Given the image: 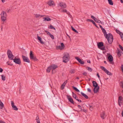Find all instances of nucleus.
<instances>
[{
    "label": "nucleus",
    "mask_w": 123,
    "mask_h": 123,
    "mask_svg": "<svg viewBox=\"0 0 123 123\" xmlns=\"http://www.w3.org/2000/svg\"><path fill=\"white\" fill-rule=\"evenodd\" d=\"M101 30L107 39L108 43L110 44H111L113 39V35L111 33H109L108 34H107L104 28H102Z\"/></svg>",
    "instance_id": "1"
},
{
    "label": "nucleus",
    "mask_w": 123,
    "mask_h": 123,
    "mask_svg": "<svg viewBox=\"0 0 123 123\" xmlns=\"http://www.w3.org/2000/svg\"><path fill=\"white\" fill-rule=\"evenodd\" d=\"M70 57L69 54L66 53L64 54V56L63 57V62L65 63L68 62L69 60Z\"/></svg>",
    "instance_id": "2"
},
{
    "label": "nucleus",
    "mask_w": 123,
    "mask_h": 123,
    "mask_svg": "<svg viewBox=\"0 0 123 123\" xmlns=\"http://www.w3.org/2000/svg\"><path fill=\"white\" fill-rule=\"evenodd\" d=\"M7 54L9 58L11 60H13L14 56L10 50L8 49L7 50Z\"/></svg>",
    "instance_id": "3"
},
{
    "label": "nucleus",
    "mask_w": 123,
    "mask_h": 123,
    "mask_svg": "<svg viewBox=\"0 0 123 123\" xmlns=\"http://www.w3.org/2000/svg\"><path fill=\"white\" fill-rule=\"evenodd\" d=\"M1 15V19L2 21L4 22L6 19V13L4 11L2 12Z\"/></svg>",
    "instance_id": "4"
},
{
    "label": "nucleus",
    "mask_w": 123,
    "mask_h": 123,
    "mask_svg": "<svg viewBox=\"0 0 123 123\" xmlns=\"http://www.w3.org/2000/svg\"><path fill=\"white\" fill-rule=\"evenodd\" d=\"M13 62L16 64L19 65H20L21 64V61L20 59L19 58H17L15 57L14 59H13Z\"/></svg>",
    "instance_id": "5"
},
{
    "label": "nucleus",
    "mask_w": 123,
    "mask_h": 123,
    "mask_svg": "<svg viewBox=\"0 0 123 123\" xmlns=\"http://www.w3.org/2000/svg\"><path fill=\"white\" fill-rule=\"evenodd\" d=\"M58 7H61L62 8H66V4L62 2H60L59 4H58Z\"/></svg>",
    "instance_id": "6"
},
{
    "label": "nucleus",
    "mask_w": 123,
    "mask_h": 123,
    "mask_svg": "<svg viewBox=\"0 0 123 123\" xmlns=\"http://www.w3.org/2000/svg\"><path fill=\"white\" fill-rule=\"evenodd\" d=\"M22 56L23 59V61L24 62L30 63V61L29 58L28 57L23 55H22Z\"/></svg>",
    "instance_id": "7"
},
{
    "label": "nucleus",
    "mask_w": 123,
    "mask_h": 123,
    "mask_svg": "<svg viewBox=\"0 0 123 123\" xmlns=\"http://www.w3.org/2000/svg\"><path fill=\"white\" fill-rule=\"evenodd\" d=\"M67 97L69 102L73 104H74L73 99L70 95H68Z\"/></svg>",
    "instance_id": "8"
},
{
    "label": "nucleus",
    "mask_w": 123,
    "mask_h": 123,
    "mask_svg": "<svg viewBox=\"0 0 123 123\" xmlns=\"http://www.w3.org/2000/svg\"><path fill=\"white\" fill-rule=\"evenodd\" d=\"M118 102L119 105L120 106L121 105L120 104L123 103V98L121 96H119L118 98Z\"/></svg>",
    "instance_id": "9"
},
{
    "label": "nucleus",
    "mask_w": 123,
    "mask_h": 123,
    "mask_svg": "<svg viewBox=\"0 0 123 123\" xmlns=\"http://www.w3.org/2000/svg\"><path fill=\"white\" fill-rule=\"evenodd\" d=\"M61 45L57 46L56 47V48L58 49H60V50H62L63 49L65 46L63 43H61Z\"/></svg>",
    "instance_id": "10"
},
{
    "label": "nucleus",
    "mask_w": 123,
    "mask_h": 123,
    "mask_svg": "<svg viewBox=\"0 0 123 123\" xmlns=\"http://www.w3.org/2000/svg\"><path fill=\"white\" fill-rule=\"evenodd\" d=\"M75 59H76L78 62L81 65H83L84 63L83 61H82L81 59L79 58L78 57H75Z\"/></svg>",
    "instance_id": "11"
},
{
    "label": "nucleus",
    "mask_w": 123,
    "mask_h": 123,
    "mask_svg": "<svg viewBox=\"0 0 123 123\" xmlns=\"http://www.w3.org/2000/svg\"><path fill=\"white\" fill-rule=\"evenodd\" d=\"M47 4L48 5L50 6H55V4L54 1L52 0H50L49 1Z\"/></svg>",
    "instance_id": "12"
},
{
    "label": "nucleus",
    "mask_w": 123,
    "mask_h": 123,
    "mask_svg": "<svg viewBox=\"0 0 123 123\" xmlns=\"http://www.w3.org/2000/svg\"><path fill=\"white\" fill-rule=\"evenodd\" d=\"M11 105L12 107L13 108V109L15 111H17L18 110V108L16 106L14 105V103L13 101H11Z\"/></svg>",
    "instance_id": "13"
},
{
    "label": "nucleus",
    "mask_w": 123,
    "mask_h": 123,
    "mask_svg": "<svg viewBox=\"0 0 123 123\" xmlns=\"http://www.w3.org/2000/svg\"><path fill=\"white\" fill-rule=\"evenodd\" d=\"M94 87L93 90V92L94 93H96L98 91L99 87V86H95Z\"/></svg>",
    "instance_id": "14"
},
{
    "label": "nucleus",
    "mask_w": 123,
    "mask_h": 123,
    "mask_svg": "<svg viewBox=\"0 0 123 123\" xmlns=\"http://www.w3.org/2000/svg\"><path fill=\"white\" fill-rule=\"evenodd\" d=\"M108 59L109 62H111L113 61V58L112 56L110 55L108 57Z\"/></svg>",
    "instance_id": "15"
},
{
    "label": "nucleus",
    "mask_w": 123,
    "mask_h": 123,
    "mask_svg": "<svg viewBox=\"0 0 123 123\" xmlns=\"http://www.w3.org/2000/svg\"><path fill=\"white\" fill-rule=\"evenodd\" d=\"M37 39L39 41L40 43L42 44H44V43L43 41L42 40L41 38L38 36V34H37Z\"/></svg>",
    "instance_id": "16"
},
{
    "label": "nucleus",
    "mask_w": 123,
    "mask_h": 123,
    "mask_svg": "<svg viewBox=\"0 0 123 123\" xmlns=\"http://www.w3.org/2000/svg\"><path fill=\"white\" fill-rule=\"evenodd\" d=\"M100 117L103 119H104L106 117V116L104 112H103L101 113Z\"/></svg>",
    "instance_id": "17"
},
{
    "label": "nucleus",
    "mask_w": 123,
    "mask_h": 123,
    "mask_svg": "<svg viewBox=\"0 0 123 123\" xmlns=\"http://www.w3.org/2000/svg\"><path fill=\"white\" fill-rule=\"evenodd\" d=\"M94 105L93 103H91L90 105H89V108L90 110L92 111L93 109V108L94 107Z\"/></svg>",
    "instance_id": "18"
},
{
    "label": "nucleus",
    "mask_w": 123,
    "mask_h": 123,
    "mask_svg": "<svg viewBox=\"0 0 123 123\" xmlns=\"http://www.w3.org/2000/svg\"><path fill=\"white\" fill-rule=\"evenodd\" d=\"M51 69L54 70L58 67L57 65L55 64H52L50 66Z\"/></svg>",
    "instance_id": "19"
},
{
    "label": "nucleus",
    "mask_w": 123,
    "mask_h": 123,
    "mask_svg": "<svg viewBox=\"0 0 123 123\" xmlns=\"http://www.w3.org/2000/svg\"><path fill=\"white\" fill-rule=\"evenodd\" d=\"M97 46L99 48L103 47L104 46L103 43L102 42H100L97 43Z\"/></svg>",
    "instance_id": "20"
},
{
    "label": "nucleus",
    "mask_w": 123,
    "mask_h": 123,
    "mask_svg": "<svg viewBox=\"0 0 123 123\" xmlns=\"http://www.w3.org/2000/svg\"><path fill=\"white\" fill-rule=\"evenodd\" d=\"M117 55L119 57L121 55L122 52H120V50L118 49H117Z\"/></svg>",
    "instance_id": "21"
},
{
    "label": "nucleus",
    "mask_w": 123,
    "mask_h": 123,
    "mask_svg": "<svg viewBox=\"0 0 123 123\" xmlns=\"http://www.w3.org/2000/svg\"><path fill=\"white\" fill-rule=\"evenodd\" d=\"M93 84V87L97 86H98V84L96 82L94 81H93L92 82Z\"/></svg>",
    "instance_id": "22"
},
{
    "label": "nucleus",
    "mask_w": 123,
    "mask_h": 123,
    "mask_svg": "<svg viewBox=\"0 0 123 123\" xmlns=\"http://www.w3.org/2000/svg\"><path fill=\"white\" fill-rule=\"evenodd\" d=\"M34 56L33 55V54L32 52L31 51L30 52V58L31 59H32L33 58Z\"/></svg>",
    "instance_id": "23"
},
{
    "label": "nucleus",
    "mask_w": 123,
    "mask_h": 123,
    "mask_svg": "<svg viewBox=\"0 0 123 123\" xmlns=\"http://www.w3.org/2000/svg\"><path fill=\"white\" fill-rule=\"evenodd\" d=\"M86 99H87L88 98V96L85 94L83 93L82 92H81L80 93Z\"/></svg>",
    "instance_id": "24"
},
{
    "label": "nucleus",
    "mask_w": 123,
    "mask_h": 123,
    "mask_svg": "<svg viewBox=\"0 0 123 123\" xmlns=\"http://www.w3.org/2000/svg\"><path fill=\"white\" fill-rule=\"evenodd\" d=\"M4 107V105L3 103L0 100V109H2Z\"/></svg>",
    "instance_id": "25"
},
{
    "label": "nucleus",
    "mask_w": 123,
    "mask_h": 123,
    "mask_svg": "<svg viewBox=\"0 0 123 123\" xmlns=\"http://www.w3.org/2000/svg\"><path fill=\"white\" fill-rule=\"evenodd\" d=\"M43 18L44 19V21H49L51 20V19L48 17H44Z\"/></svg>",
    "instance_id": "26"
},
{
    "label": "nucleus",
    "mask_w": 123,
    "mask_h": 123,
    "mask_svg": "<svg viewBox=\"0 0 123 123\" xmlns=\"http://www.w3.org/2000/svg\"><path fill=\"white\" fill-rule=\"evenodd\" d=\"M107 74L111 76L112 75V74L109 72L107 70H106L105 72Z\"/></svg>",
    "instance_id": "27"
},
{
    "label": "nucleus",
    "mask_w": 123,
    "mask_h": 123,
    "mask_svg": "<svg viewBox=\"0 0 123 123\" xmlns=\"http://www.w3.org/2000/svg\"><path fill=\"white\" fill-rule=\"evenodd\" d=\"M72 87L73 88V89L75 91H76L78 92H80V91L79 90H78L76 87H74V86H72Z\"/></svg>",
    "instance_id": "28"
},
{
    "label": "nucleus",
    "mask_w": 123,
    "mask_h": 123,
    "mask_svg": "<svg viewBox=\"0 0 123 123\" xmlns=\"http://www.w3.org/2000/svg\"><path fill=\"white\" fill-rule=\"evenodd\" d=\"M48 28L51 29L55 30V28L51 25H50L48 27Z\"/></svg>",
    "instance_id": "29"
},
{
    "label": "nucleus",
    "mask_w": 123,
    "mask_h": 123,
    "mask_svg": "<svg viewBox=\"0 0 123 123\" xmlns=\"http://www.w3.org/2000/svg\"><path fill=\"white\" fill-rule=\"evenodd\" d=\"M109 4L111 5H113V2L112 0H108Z\"/></svg>",
    "instance_id": "30"
},
{
    "label": "nucleus",
    "mask_w": 123,
    "mask_h": 123,
    "mask_svg": "<svg viewBox=\"0 0 123 123\" xmlns=\"http://www.w3.org/2000/svg\"><path fill=\"white\" fill-rule=\"evenodd\" d=\"M36 120L37 123H40L38 116H37V117Z\"/></svg>",
    "instance_id": "31"
},
{
    "label": "nucleus",
    "mask_w": 123,
    "mask_h": 123,
    "mask_svg": "<svg viewBox=\"0 0 123 123\" xmlns=\"http://www.w3.org/2000/svg\"><path fill=\"white\" fill-rule=\"evenodd\" d=\"M2 80L4 81L6 80V76L4 75H1Z\"/></svg>",
    "instance_id": "32"
},
{
    "label": "nucleus",
    "mask_w": 123,
    "mask_h": 123,
    "mask_svg": "<svg viewBox=\"0 0 123 123\" xmlns=\"http://www.w3.org/2000/svg\"><path fill=\"white\" fill-rule=\"evenodd\" d=\"M43 16L39 14H36L35 15V17L36 18H37L39 17H42Z\"/></svg>",
    "instance_id": "33"
},
{
    "label": "nucleus",
    "mask_w": 123,
    "mask_h": 123,
    "mask_svg": "<svg viewBox=\"0 0 123 123\" xmlns=\"http://www.w3.org/2000/svg\"><path fill=\"white\" fill-rule=\"evenodd\" d=\"M100 68L103 70L105 72L106 70V69L103 66H100Z\"/></svg>",
    "instance_id": "34"
},
{
    "label": "nucleus",
    "mask_w": 123,
    "mask_h": 123,
    "mask_svg": "<svg viewBox=\"0 0 123 123\" xmlns=\"http://www.w3.org/2000/svg\"><path fill=\"white\" fill-rule=\"evenodd\" d=\"M77 106L78 108H79V109L80 110V111H82V107L81 106L79 105H77Z\"/></svg>",
    "instance_id": "35"
},
{
    "label": "nucleus",
    "mask_w": 123,
    "mask_h": 123,
    "mask_svg": "<svg viewBox=\"0 0 123 123\" xmlns=\"http://www.w3.org/2000/svg\"><path fill=\"white\" fill-rule=\"evenodd\" d=\"M116 31L117 33L119 34L120 35L122 34V32H121L119 30L117 29H116Z\"/></svg>",
    "instance_id": "36"
},
{
    "label": "nucleus",
    "mask_w": 123,
    "mask_h": 123,
    "mask_svg": "<svg viewBox=\"0 0 123 123\" xmlns=\"http://www.w3.org/2000/svg\"><path fill=\"white\" fill-rule=\"evenodd\" d=\"M65 85V83H63L61 86V89H62L63 90L64 89Z\"/></svg>",
    "instance_id": "37"
},
{
    "label": "nucleus",
    "mask_w": 123,
    "mask_h": 123,
    "mask_svg": "<svg viewBox=\"0 0 123 123\" xmlns=\"http://www.w3.org/2000/svg\"><path fill=\"white\" fill-rule=\"evenodd\" d=\"M96 22L98 23H100L101 22V21L99 20H98L96 18V19L95 20H94Z\"/></svg>",
    "instance_id": "38"
},
{
    "label": "nucleus",
    "mask_w": 123,
    "mask_h": 123,
    "mask_svg": "<svg viewBox=\"0 0 123 123\" xmlns=\"http://www.w3.org/2000/svg\"><path fill=\"white\" fill-rule=\"evenodd\" d=\"M75 69H73L70 71V73L71 74H74L75 73Z\"/></svg>",
    "instance_id": "39"
},
{
    "label": "nucleus",
    "mask_w": 123,
    "mask_h": 123,
    "mask_svg": "<svg viewBox=\"0 0 123 123\" xmlns=\"http://www.w3.org/2000/svg\"><path fill=\"white\" fill-rule=\"evenodd\" d=\"M86 69L89 71L90 72H92V68H90V67H87L86 68Z\"/></svg>",
    "instance_id": "40"
},
{
    "label": "nucleus",
    "mask_w": 123,
    "mask_h": 123,
    "mask_svg": "<svg viewBox=\"0 0 123 123\" xmlns=\"http://www.w3.org/2000/svg\"><path fill=\"white\" fill-rule=\"evenodd\" d=\"M51 69L50 66V67H49L47 69V71L48 72H50Z\"/></svg>",
    "instance_id": "41"
},
{
    "label": "nucleus",
    "mask_w": 123,
    "mask_h": 123,
    "mask_svg": "<svg viewBox=\"0 0 123 123\" xmlns=\"http://www.w3.org/2000/svg\"><path fill=\"white\" fill-rule=\"evenodd\" d=\"M72 93L73 97L74 98H76V94L74 93L73 92H72Z\"/></svg>",
    "instance_id": "42"
},
{
    "label": "nucleus",
    "mask_w": 123,
    "mask_h": 123,
    "mask_svg": "<svg viewBox=\"0 0 123 123\" xmlns=\"http://www.w3.org/2000/svg\"><path fill=\"white\" fill-rule=\"evenodd\" d=\"M50 37L52 39H54V36L51 34L49 35Z\"/></svg>",
    "instance_id": "43"
},
{
    "label": "nucleus",
    "mask_w": 123,
    "mask_h": 123,
    "mask_svg": "<svg viewBox=\"0 0 123 123\" xmlns=\"http://www.w3.org/2000/svg\"><path fill=\"white\" fill-rule=\"evenodd\" d=\"M32 60H33L34 61H37L38 60L37 59V58L35 56H34V57H33V59H32Z\"/></svg>",
    "instance_id": "44"
},
{
    "label": "nucleus",
    "mask_w": 123,
    "mask_h": 123,
    "mask_svg": "<svg viewBox=\"0 0 123 123\" xmlns=\"http://www.w3.org/2000/svg\"><path fill=\"white\" fill-rule=\"evenodd\" d=\"M91 18L93 19L94 20H95V19H96V18L95 17H94V16L93 15H91Z\"/></svg>",
    "instance_id": "45"
},
{
    "label": "nucleus",
    "mask_w": 123,
    "mask_h": 123,
    "mask_svg": "<svg viewBox=\"0 0 123 123\" xmlns=\"http://www.w3.org/2000/svg\"><path fill=\"white\" fill-rule=\"evenodd\" d=\"M45 31L47 34L49 35L51 34L50 32L47 31Z\"/></svg>",
    "instance_id": "46"
},
{
    "label": "nucleus",
    "mask_w": 123,
    "mask_h": 123,
    "mask_svg": "<svg viewBox=\"0 0 123 123\" xmlns=\"http://www.w3.org/2000/svg\"><path fill=\"white\" fill-rule=\"evenodd\" d=\"M99 49L103 50H105V47H103V46L102 47H100V48Z\"/></svg>",
    "instance_id": "47"
},
{
    "label": "nucleus",
    "mask_w": 123,
    "mask_h": 123,
    "mask_svg": "<svg viewBox=\"0 0 123 123\" xmlns=\"http://www.w3.org/2000/svg\"><path fill=\"white\" fill-rule=\"evenodd\" d=\"M120 36L121 37L122 40L123 41V33H122V34H121Z\"/></svg>",
    "instance_id": "48"
},
{
    "label": "nucleus",
    "mask_w": 123,
    "mask_h": 123,
    "mask_svg": "<svg viewBox=\"0 0 123 123\" xmlns=\"http://www.w3.org/2000/svg\"><path fill=\"white\" fill-rule=\"evenodd\" d=\"M86 21H89L92 22L93 21V20L92 19H87Z\"/></svg>",
    "instance_id": "49"
},
{
    "label": "nucleus",
    "mask_w": 123,
    "mask_h": 123,
    "mask_svg": "<svg viewBox=\"0 0 123 123\" xmlns=\"http://www.w3.org/2000/svg\"><path fill=\"white\" fill-rule=\"evenodd\" d=\"M83 74L85 76H86L87 75V73L86 72H84Z\"/></svg>",
    "instance_id": "50"
},
{
    "label": "nucleus",
    "mask_w": 123,
    "mask_h": 123,
    "mask_svg": "<svg viewBox=\"0 0 123 123\" xmlns=\"http://www.w3.org/2000/svg\"><path fill=\"white\" fill-rule=\"evenodd\" d=\"M74 31L76 33H78V31L76 30L75 29H74L73 30V31Z\"/></svg>",
    "instance_id": "51"
},
{
    "label": "nucleus",
    "mask_w": 123,
    "mask_h": 123,
    "mask_svg": "<svg viewBox=\"0 0 123 123\" xmlns=\"http://www.w3.org/2000/svg\"><path fill=\"white\" fill-rule=\"evenodd\" d=\"M91 104V103H88L86 105V106L88 107H89V105H90Z\"/></svg>",
    "instance_id": "52"
},
{
    "label": "nucleus",
    "mask_w": 123,
    "mask_h": 123,
    "mask_svg": "<svg viewBox=\"0 0 123 123\" xmlns=\"http://www.w3.org/2000/svg\"><path fill=\"white\" fill-rule=\"evenodd\" d=\"M87 91L88 92H91V90L89 88H88L87 89Z\"/></svg>",
    "instance_id": "53"
},
{
    "label": "nucleus",
    "mask_w": 123,
    "mask_h": 123,
    "mask_svg": "<svg viewBox=\"0 0 123 123\" xmlns=\"http://www.w3.org/2000/svg\"><path fill=\"white\" fill-rule=\"evenodd\" d=\"M3 69L1 68H0V73L2 72L3 71Z\"/></svg>",
    "instance_id": "54"
},
{
    "label": "nucleus",
    "mask_w": 123,
    "mask_h": 123,
    "mask_svg": "<svg viewBox=\"0 0 123 123\" xmlns=\"http://www.w3.org/2000/svg\"><path fill=\"white\" fill-rule=\"evenodd\" d=\"M92 23L95 25L96 24L95 22L93 20V21L92 22Z\"/></svg>",
    "instance_id": "55"
},
{
    "label": "nucleus",
    "mask_w": 123,
    "mask_h": 123,
    "mask_svg": "<svg viewBox=\"0 0 123 123\" xmlns=\"http://www.w3.org/2000/svg\"><path fill=\"white\" fill-rule=\"evenodd\" d=\"M69 17L71 18H72V16L70 13L68 15Z\"/></svg>",
    "instance_id": "56"
},
{
    "label": "nucleus",
    "mask_w": 123,
    "mask_h": 123,
    "mask_svg": "<svg viewBox=\"0 0 123 123\" xmlns=\"http://www.w3.org/2000/svg\"><path fill=\"white\" fill-rule=\"evenodd\" d=\"M77 100L79 102H82L81 100L79 99H77Z\"/></svg>",
    "instance_id": "57"
},
{
    "label": "nucleus",
    "mask_w": 123,
    "mask_h": 123,
    "mask_svg": "<svg viewBox=\"0 0 123 123\" xmlns=\"http://www.w3.org/2000/svg\"><path fill=\"white\" fill-rule=\"evenodd\" d=\"M82 111H83L84 112H86V111L85 109H82Z\"/></svg>",
    "instance_id": "58"
},
{
    "label": "nucleus",
    "mask_w": 123,
    "mask_h": 123,
    "mask_svg": "<svg viewBox=\"0 0 123 123\" xmlns=\"http://www.w3.org/2000/svg\"><path fill=\"white\" fill-rule=\"evenodd\" d=\"M97 75L98 77V78H99V79H100V76L99 75V74H98V73H97Z\"/></svg>",
    "instance_id": "59"
},
{
    "label": "nucleus",
    "mask_w": 123,
    "mask_h": 123,
    "mask_svg": "<svg viewBox=\"0 0 123 123\" xmlns=\"http://www.w3.org/2000/svg\"><path fill=\"white\" fill-rule=\"evenodd\" d=\"M99 25L100 27L101 28V30L102 29H102L103 28L102 27V26L101 25Z\"/></svg>",
    "instance_id": "60"
},
{
    "label": "nucleus",
    "mask_w": 123,
    "mask_h": 123,
    "mask_svg": "<svg viewBox=\"0 0 123 123\" xmlns=\"http://www.w3.org/2000/svg\"><path fill=\"white\" fill-rule=\"evenodd\" d=\"M62 11L63 12H66L67 11L66 10H63Z\"/></svg>",
    "instance_id": "61"
},
{
    "label": "nucleus",
    "mask_w": 123,
    "mask_h": 123,
    "mask_svg": "<svg viewBox=\"0 0 123 123\" xmlns=\"http://www.w3.org/2000/svg\"><path fill=\"white\" fill-rule=\"evenodd\" d=\"M0 123H5L3 121H0Z\"/></svg>",
    "instance_id": "62"
},
{
    "label": "nucleus",
    "mask_w": 123,
    "mask_h": 123,
    "mask_svg": "<svg viewBox=\"0 0 123 123\" xmlns=\"http://www.w3.org/2000/svg\"><path fill=\"white\" fill-rule=\"evenodd\" d=\"M66 13L68 15L70 13V12H69L67 11Z\"/></svg>",
    "instance_id": "63"
},
{
    "label": "nucleus",
    "mask_w": 123,
    "mask_h": 123,
    "mask_svg": "<svg viewBox=\"0 0 123 123\" xmlns=\"http://www.w3.org/2000/svg\"><path fill=\"white\" fill-rule=\"evenodd\" d=\"M122 85L121 86V87L123 88V82L122 83Z\"/></svg>",
    "instance_id": "64"
}]
</instances>
